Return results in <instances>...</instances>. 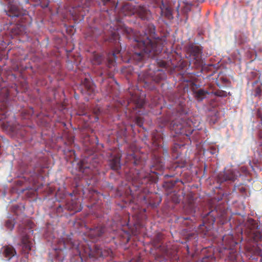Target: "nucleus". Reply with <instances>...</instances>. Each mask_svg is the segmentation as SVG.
I'll return each instance as SVG.
<instances>
[{
	"label": "nucleus",
	"instance_id": "e433bc0d",
	"mask_svg": "<svg viewBox=\"0 0 262 262\" xmlns=\"http://www.w3.org/2000/svg\"><path fill=\"white\" fill-rule=\"evenodd\" d=\"M117 38H118V34H117V33L116 32H114L112 33V36L110 39L111 41H116Z\"/></svg>",
	"mask_w": 262,
	"mask_h": 262
},
{
	"label": "nucleus",
	"instance_id": "20e7f679",
	"mask_svg": "<svg viewBox=\"0 0 262 262\" xmlns=\"http://www.w3.org/2000/svg\"><path fill=\"white\" fill-rule=\"evenodd\" d=\"M186 123L181 118H176L171 121L170 129L176 134H183L189 137L193 132L190 127L186 126Z\"/></svg>",
	"mask_w": 262,
	"mask_h": 262
},
{
	"label": "nucleus",
	"instance_id": "b1692460",
	"mask_svg": "<svg viewBox=\"0 0 262 262\" xmlns=\"http://www.w3.org/2000/svg\"><path fill=\"white\" fill-rule=\"evenodd\" d=\"M93 71L98 76L102 77V79H101L102 81L103 80V78L102 77V76L103 75H107L109 77H111V74L110 73V72H108L107 71V69H104L100 68V69H97L95 68L93 69Z\"/></svg>",
	"mask_w": 262,
	"mask_h": 262
},
{
	"label": "nucleus",
	"instance_id": "0eeeda50",
	"mask_svg": "<svg viewBox=\"0 0 262 262\" xmlns=\"http://www.w3.org/2000/svg\"><path fill=\"white\" fill-rule=\"evenodd\" d=\"M184 201L183 209L187 214H193L195 212L196 205L194 194L192 192H189L183 195Z\"/></svg>",
	"mask_w": 262,
	"mask_h": 262
},
{
	"label": "nucleus",
	"instance_id": "dca6fc26",
	"mask_svg": "<svg viewBox=\"0 0 262 262\" xmlns=\"http://www.w3.org/2000/svg\"><path fill=\"white\" fill-rule=\"evenodd\" d=\"M135 12L134 6L129 3L124 4L121 10V12L125 16L132 15Z\"/></svg>",
	"mask_w": 262,
	"mask_h": 262
},
{
	"label": "nucleus",
	"instance_id": "ea45409f",
	"mask_svg": "<svg viewBox=\"0 0 262 262\" xmlns=\"http://www.w3.org/2000/svg\"><path fill=\"white\" fill-rule=\"evenodd\" d=\"M100 113V109L99 108H95L94 110V113L96 115V118L98 119V115Z\"/></svg>",
	"mask_w": 262,
	"mask_h": 262
},
{
	"label": "nucleus",
	"instance_id": "f704fd0d",
	"mask_svg": "<svg viewBox=\"0 0 262 262\" xmlns=\"http://www.w3.org/2000/svg\"><path fill=\"white\" fill-rule=\"evenodd\" d=\"M135 122L137 125L141 127L143 124V119L141 117H137L135 119Z\"/></svg>",
	"mask_w": 262,
	"mask_h": 262
},
{
	"label": "nucleus",
	"instance_id": "79ce46f5",
	"mask_svg": "<svg viewBox=\"0 0 262 262\" xmlns=\"http://www.w3.org/2000/svg\"><path fill=\"white\" fill-rule=\"evenodd\" d=\"M62 211V208L61 207V206L60 205L59 206V207L57 208V212H60L61 211Z\"/></svg>",
	"mask_w": 262,
	"mask_h": 262
},
{
	"label": "nucleus",
	"instance_id": "8fccbe9b",
	"mask_svg": "<svg viewBox=\"0 0 262 262\" xmlns=\"http://www.w3.org/2000/svg\"><path fill=\"white\" fill-rule=\"evenodd\" d=\"M259 137H260V138H262V133H261V132H260V133H259Z\"/></svg>",
	"mask_w": 262,
	"mask_h": 262
},
{
	"label": "nucleus",
	"instance_id": "09e8293b",
	"mask_svg": "<svg viewBox=\"0 0 262 262\" xmlns=\"http://www.w3.org/2000/svg\"><path fill=\"white\" fill-rule=\"evenodd\" d=\"M143 102H141L139 104V105H140V106H141H141H143Z\"/></svg>",
	"mask_w": 262,
	"mask_h": 262
},
{
	"label": "nucleus",
	"instance_id": "2eb2a0df",
	"mask_svg": "<svg viewBox=\"0 0 262 262\" xmlns=\"http://www.w3.org/2000/svg\"><path fill=\"white\" fill-rule=\"evenodd\" d=\"M21 243L23 252L25 253H28L31 250L32 243L29 239L27 235L22 236Z\"/></svg>",
	"mask_w": 262,
	"mask_h": 262
},
{
	"label": "nucleus",
	"instance_id": "393cba45",
	"mask_svg": "<svg viewBox=\"0 0 262 262\" xmlns=\"http://www.w3.org/2000/svg\"><path fill=\"white\" fill-rule=\"evenodd\" d=\"M161 15L165 16L167 19H171L173 18L171 10L169 7H161Z\"/></svg>",
	"mask_w": 262,
	"mask_h": 262
},
{
	"label": "nucleus",
	"instance_id": "c756f323",
	"mask_svg": "<svg viewBox=\"0 0 262 262\" xmlns=\"http://www.w3.org/2000/svg\"><path fill=\"white\" fill-rule=\"evenodd\" d=\"M156 165L154 166V167H156L157 169H162L164 167V164L163 162L162 158L161 157H158L156 159Z\"/></svg>",
	"mask_w": 262,
	"mask_h": 262
},
{
	"label": "nucleus",
	"instance_id": "72a5a7b5",
	"mask_svg": "<svg viewBox=\"0 0 262 262\" xmlns=\"http://www.w3.org/2000/svg\"><path fill=\"white\" fill-rule=\"evenodd\" d=\"M253 238L255 241H258L261 238V234L257 231L253 232Z\"/></svg>",
	"mask_w": 262,
	"mask_h": 262
},
{
	"label": "nucleus",
	"instance_id": "1a4fd4ad",
	"mask_svg": "<svg viewBox=\"0 0 262 262\" xmlns=\"http://www.w3.org/2000/svg\"><path fill=\"white\" fill-rule=\"evenodd\" d=\"M105 231V227L101 225H99L90 229L88 231V235L90 238L94 242L97 241L99 237H101Z\"/></svg>",
	"mask_w": 262,
	"mask_h": 262
},
{
	"label": "nucleus",
	"instance_id": "58836bf2",
	"mask_svg": "<svg viewBox=\"0 0 262 262\" xmlns=\"http://www.w3.org/2000/svg\"><path fill=\"white\" fill-rule=\"evenodd\" d=\"M185 166V163L182 162V163H178L174 165V167L176 168L178 167L182 168L184 167Z\"/></svg>",
	"mask_w": 262,
	"mask_h": 262
},
{
	"label": "nucleus",
	"instance_id": "473e14b6",
	"mask_svg": "<svg viewBox=\"0 0 262 262\" xmlns=\"http://www.w3.org/2000/svg\"><path fill=\"white\" fill-rule=\"evenodd\" d=\"M262 92V85L257 86L254 90V96L257 97H260L261 96Z\"/></svg>",
	"mask_w": 262,
	"mask_h": 262
},
{
	"label": "nucleus",
	"instance_id": "4d7b16f0",
	"mask_svg": "<svg viewBox=\"0 0 262 262\" xmlns=\"http://www.w3.org/2000/svg\"><path fill=\"white\" fill-rule=\"evenodd\" d=\"M187 251H188V250H189V247L187 246Z\"/></svg>",
	"mask_w": 262,
	"mask_h": 262
},
{
	"label": "nucleus",
	"instance_id": "5fc2aeb1",
	"mask_svg": "<svg viewBox=\"0 0 262 262\" xmlns=\"http://www.w3.org/2000/svg\"><path fill=\"white\" fill-rule=\"evenodd\" d=\"M224 241H225V237H223V241L224 242Z\"/></svg>",
	"mask_w": 262,
	"mask_h": 262
},
{
	"label": "nucleus",
	"instance_id": "bf43d9fd",
	"mask_svg": "<svg viewBox=\"0 0 262 262\" xmlns=\"http://www.w3.org/2000/svg\"><path fill=\"white\" fill-rule=\"evenodd\" d=\"M28 0H26V3H28Z\"/></svg>",
	"mask_w": 262,
	"mask_h": 262
},
{
	"label": "nucleus",
	"instance_id": "7c9ffc66",
	"mask_svg": "<svg viewBox=\"0 0 262 262\" xmlns=\"http://www.w3.org/2000/svg\"><path fill=\"white\" fill-rule=\"evenodd\" d=\"M217 114V113H213L212 115L208 117V119L210 124H214L217 122L218 119Z\"/></svg>",
	"mask_w": 262,
	"mask_h": 262
},
{
	"label": "nucleus",
	"instance_id": "412c9836",
	"mask_svg": "<svg viewBox=\"0 0 262 262\" xmlns=\"http://www.w3.org/2000/svg\"><path fill=\"white\" fill-rule=\"evenodd\" d=\"M166 75L165 73L161 69H158L155 73L154 76H152V80L158 83L161 80L165 79Z\"/></svg>",
	"mask_w": 262,
	"mask_h": 262
},
{
	"label": "nucleus",
	"instance_id": "864d4df0",
	"mask_svg": "<svg viewBox=\"0 0 262 262\" xmlns=\"http://www.w3.org/2000/svg\"><path fill=\"white\" fill-rule=\"evenodd\" d=\"M188 219H189V218H188V217H185V218H184V220H188Z\"/></svg>",
	"mask_w": 262,
	"mask_h": 262
},
{
	"label": "nucleus",
	"instance_id": "6ab92c4d",
	"mask_svg": "<svg viewBox=\"0 0 262 262\" xmlns=\"http://www.w3.org/2000/svg\"><path fill=\"white\" fill-rule=\"evenodd\" d=\"M163 140V134L157 130L152 133V141L153 144L156 147L160 146L161 141Z\"/></svg>",
	"mask_w": 262,
	"mask_h": 262
},
{
	"label": "nucleus",
	"instance_id": "423d86ee",
	"mask_svg": "<svg viewBox=\"0 0 262 262\" xmlns=\"http://www.w3.org/2000/svg\"><path fill=\"white\" fill-rule=\"evenodd\" d=\"M58 244L59 247L57 248L53 249L49 252L51 262H62L64 258L63 250L67 248L66 244L64 241L61 240L59 241Z\"/></svg>",
	"mask_w": 262,
	"mask_h": 262
},
{
	"label": "nucleus",
	"instance_id": "39448f33",
	"mask_svg": "<svg viewBox=\"0 0 262 262\" xmlns=\"http://www.w3.org/2000/svg\"><path fill=\"white\" fill-rule=\"evenodd\" d=\"M202 49L201 47L191 44L187 48V53L191 59L190 64H193L196 68L202 66L203 60L202 59Z\"/></svg>",
	"mask_w": 262,
	"mask_h": 262
},
{
	"label": "nucleus",
	"instance_id": "4468645a",
	"mask_svg": "<svg viewBox=\"0 0 262 262\" xmlns=\"http://www.w3.org/2000/svg\"><path fill=\"white\" fill-rule=\"evenodd\" d=\"M121 156L115 155L109 160V165L111 168L114 170H118L121 168Z\"/></svg>",
	"mask_w": 262,
	"mask_h": 262
},
{
	"label": "nucleus",
	"instance_id": "6e6552de",
	"mask_svg": "<svg viewBox=\"0 0 262 262\" xmlns=\"http://www.w3.org/2000/svg\"><path fill=\"white\" fill-rule=\"evenodd\" d=\"M238 175V172L235 169L232 168L226 169L223 172H220L217 176L218 182L222 183L223 182L232 183L234 182Z\"/></svg>",
	"mask_w": 262,
	"mask_h": 262
},
{
	"label": "nucleus",
	"instance_id": "37998d69",
	"mask_svg": "<svg viewBox=\"0 0 262 262\" xmlns=\"http://www.w3.org/2000/svg\"><path fill=\"white\" fill-rule=\"evenodd\" d=\"M236 259V256L235 254H233L231 255V260L234 261Z\"/></svg>",
	"mask_w": 262,
	"mask_h": 262
},
{
	"label": "nucleus",
	"instance_id": "7ed1b4c3",
	"mask_svg": "<svg viewBox=\"0 0 262 262\" xmlns=\"http://www.w3.org/2000/svg\"><path fill=\"white\" fill-rule=\"evenodd\" d=\"M226 210L217 206L206 214H202L203 224L200 225L199 229L204 233L210 230L214 224L216 217L224 218Z\"/></svg>",
	"mask_w": 262,
	"mask_h": 262
},
{
	"label": "nucleus",
	"instance_id": "a211bd4d",
	"mask_svg": "<svg viewBox=\"0 0 262 262\" xmlns=\"http://www.w3.org/2000/svg\"><path fill=\"white\" fill-rule=\"evenodd\" d=\"M3 249V254L6 258H8V260H10L16 254L15 249L11 246H4Z\"/></svg>",
	"mask_w": 262,
	"mask_h": 262
},
{
	"label": "nucleus",
	"instance_id": "5701e85b",
	"mask_svg": "<svg viewBox=\"0 0 262 262\" xmlns=\"http://www.w3.org/2000/svg\"><path fill=\"white\" fill-rule=\"evenodd\" d=\"M137 176L135 177L134 179L138 182L139 184H143L146 179H148L150 177V173H146L143 174L142 171L137 173Z\"/></svg>",
	"mask_w": 262,
	"mask_h": 262
},
{
	"label": "nucleus",
	"instance_id": "3c124183",
	"mask_svg": "<svg viewBox=\"0 0 262 262\" xmlns=\"http://www.w3.org/2000/svg\"><path fill=\"white\" fill-rule=\"evenodd\" d=\"M171 119H172V118H169V119H167L166 121L168 122L169 121L171 120Z\"/></svg>",
	"mask_w": 262,
	"mask_h": 262
},
{
	"label": "nucleus",
	"instance_id": "9b49d317",
	"mask_svg": "<svg viewBox=\"0 0 262 262\" xmlns=\"http://www.w3.org/2000/svg\"><path fill=\"white\" fill-rule=\"evenodd\" d=\"M81 91L83 95H88L90 97L93 96L94 88L92 83L87 78H85L83 82Z\"/></svg>",
	"mask_w": 262,
	"mask_h": 262
},
{
	"label": "nucleus",
	"instance_id": "4c0bfd02",
	"mask_svg": "<svg viewBox=\"0 0 262 262\" xmlns=\"http://www.w3.org/2000/svg\"><path fill=\"white\" fill-rule=\"evenodd\" d=\"M10 113H11V112H10L8 110H6L4 112L2 111V113H1V115L2 116H3V117H2V119L6 118L7 117V116H9L10 115Z\"/></svg>",
	"mask_w": 262,
	"mask_h": 262
},
{
	"label": "nucleus",
	"instance_id": "a878e982",
	"mask_svg": "<svg viewBox=\"0 0 262 262\" xmlns=\"http://www.w3.org/2000/svg\"><path fill=\"white\" fill-rule=\"evenodd\" d=\"M119 53V51H116V52L113 53L111 55V56L113 57V58H112L110 56L108 57V63L106 66V67L107 69L111 68L112 67L115 66V60L117 58L116 54H118Z\"/></svg>",
	"mask_w": 262,
	"mask_h": 262
},
{
	"label": "nucleus",
	"instance_id": "a19ab883",
	"mask_svg": "<svg viewBox=\"0 0 262 262\" xmlns=\"http://www.w3.org/2000/svg\"><path fill=\"white\" fill-rule=\"evenodd\" d=\"M257 116L260 119L262 118V110L260 109H258L257 111Z\"/></svg>",
	"mask_w": 262,
	"mask_h": 262
},
{
	"label": "nucleus",
	"instance_id": "ddd939ff",
	"mask_svg": "<svg viewBox=\"0 0 262 262\" xmlns=\"http://www.w3.org/2000/svg\"><path fill=\"white\" fill-rule=\"evenodd\" d=\"M94 252L95 256L99 257H106L112 253L111 250L110 249H103L98 245L95 246Z\"/></svg>",
	"mask_w": 262,
	"mask_h": 262
},
{
	"label": "nucleus",
	"instance_id": "f257e3e1",
	"mask_svg": "<svg viewBox=\"0 0 262 262\" xmlns=\"http://www.w3.org/2000/svg\"><path fill=\"white\" fill-rule=\"evenodd\" d=\"M120 29L126 35V37L135 42L132 58L137 63L147 58H152L161 52L164 41L162 38L155 37V27L153 24H148L143 34L136 32L124 25Z\"/></svg>",
	"mask_w": 262,
	"mask_h": 262
},
{
	"label": "nucleus",
	"instance_id": "4be33fe9",
	"mask_svg": "<svg viewBox=\"0 0 262 262\" xmlns=\"http://www.w3.org/2000/svg\"><path fill=\"white\" fill-rule=\"evenodd\" d=\"M104 60V57L97 53H94L92 55V57L91 59V61L93 65H99Z\"/></svg>",
	"mask_w": 262,
	"mask_h": 262
},
{
	"label": "nucleus",
	"instance_id": "bb28decb",
	"mask_svg": "<svg viewBox=\"0 0 262 262\" xmlns=\"http://www.w3.org/2000/svg\"><path fill=\"white\" fill-rule=\"evenodd\" d=\"M163 257L165 259H176L177 258L175 253L168 250L165 251L163 253Z\"/></svg>",
	"mask_w": 262,
	"mask_h": 262
},
{
	"label": "nucleus",
	"instance_id": "2f4dec72",
	"mask_svg": "<svg viewBox=\"0 0 262 262\" xmlns=\"http://www.w3.org/2000/svg\"><path fill=\"white\" fill-rule=\"evenodd\" d=\"M171 198L172 201L175 203H179L182 200L181 196L176 193H171Z\"/></svg>",
	"mask_w": 262,
	"mask_h": 262
},
{
	"label": "nucleus",
	"instance_id": "c9c22d12",
	"mask_svg": "<svg viewBox=\"0 0 262 262\" xmlns=\"http://www.w3.org/2000/svg\"><path fill=\"white\" fill-rule=\"evenodd\" d=\"M14 223L12 221L8 220L6 222V227L10 229V230H12L14 227Z\"/></svg>",
	"mask_w": 262,
	"mask_h": 262
},
{
	"label": "nucleus",
	"instance_id": "aec40b11",
	"mask_svg": "<svg viewBox=\"0 0 262 262\" xmlns=\"http://www.w3.org/2000/svg\"><path fill=\"white\" fill-rule=\"evenodd\" d=\"M138 13L142 19L149 20L151 18L150 12L143 7H140L138 10Z\"/></svg>",
	"mask_w": 262,
	"mask_h": 262
},
{
	"label": "nucleus",
	"instance_id": "c03bdc74",
	"mask_svg": "<svg viewBox=\"0 0 262 262\" xmlns=\"http://www.w3.org/2000/svg\"><path fill=\"white\" fill-rule=\"evenodd\" d=\"M166 65V63L164 61H162L160 62V66L162 67H165Z\"/></svg>",
	"mask_w": 262,
	"mask_h": 262
},
{
	"label": "nucleus",
	"instance_id": "f3484780",
	"mask_svg": "<svg viewBox=\"0 0 262 262\" xmlns=\"http://www.w3.org/2000/svg\"><path fill=\"white\" fill-rule=\"evenodd\" d=\"M79 170L85 174H89L92 172V167L95 166H90L86 163L85 160H81L78 164Z\"/></svg>",
	"mask_w": 262,
	"mask_h": 262
},
{
	"label": "nucleus",
	"instance_id": "f8f14e48",
	"mask_svg": "<svg viewBox=\"0 0 262 262\" xmlns=\"http://www.w3.org/2000/svg\"><path fill=\"white\" fill-rule=\"evenodd\" d=\"M66 207L68 210L73 211L74 213L79 212L82 210L81 204L77 199L68 201Z\"/></svg>",
	"mask_w": 262,
	"mask_h": 262
},
{
	"label": "nucleus",
	"instance_id": "603ef678",
	"mask_svg": "<svg viewBox=\"0 0 262 262\" xmlns=\"http://www.w3.org/2000/svg\"><path fill=\"white\" fill-rule=\"evenodd\" d=\"M257 82H258V81L256 80V81H255L253 83V84H256V83H257Z\"/></svg>",
	"mask_w": 262,
	"mask_h": 262
},
{
	"label": "nucleus",
	"instance_id": "a18cd8bd",
	"mask_svg": "<svg viewBox=\"0 0 262 262\" xmlns=\"http://www.w3.org/2000/svg\"><path fill=\"white\" fill-rule=\"evenodd\" d=\"M190 7L189 6H187L186 7V11L187 12L188 11H190Z\"/></svg>",
	"mask_w": 262,
	"mask_h": 262
},
{
	"label": "nucleus",
	"instance_id": "f03ea898",
	"mask_svg": "<svg viewBox=\"0 0 262 262\" xmlns=\"http://www.w3.org/2000/svg\"><path fill=\"white\" fill-rule=\"evenodd\" d=\"M8 2L9 10L5 12L6 14L12 18L16 17L17 21L20 24L14 26L11 28L12 33L15 35H19L24 29L26 24H31V17L27 10L20 8L15 0H7Z\"/></svg>",
	"mask_w": 262,
	"mask_h": 262
},
{
	"label": "nucleus",
	"instance_id": "c85d7f7f",
	"mask_svg": "<svg viewBox=\"0 0 262 262\" xmlns=\"http://www.w3.org/2000/svg\"><path fill=\"white\" fill-rule=\"evenodd\" d=\"M98 30L96 28H91L88 30L86 37H90L92 38L96 37L98 33H97Z\"/></svg>",
	"mask_w": 262,
	"mask_h": 262
},
{
	"label": "nucleus",
	"instance_id": "cd10ccee",
	"mask_svg": "<svg viewBox=\"0 0 262 262\" xmlns=\"http://www.w3.org/2000/svg\"><path fill=\"white\" fill-rule=\"evenodd\" d=\"M208 94L207 91L200 89L196 92L195 97L198 101H202Z\"/></svg>",
	"mask_w": 262,
	"mask_h": 262
},
{
	"label": "nucleus",
	"instance_id": "de8ad7c7",
	"mask_svg": "<svg viewBox=\"0 0 262 262\" xmlns=\"http://www.w3.org/2000/svg\"><path fill=\"white\" fill-rule=\"evenodd\" d=\"M9 93L8 92H6V97L7 98L9 96Z\"/></svg>",
	"mask_w": 262,
	"mask_h": 262
},
{
	"label": "nucleus",
	"instance_id": "9d476101",
	"mask_svg": "<svg viewBox=\"0 0 262 262\" xmlns=\"http://www.w3.org/2000/svg\"><path fill=\"white\" fill-rule=\"evenodd\" d=\"M70 12L74 18L81 20L88 12V9L85 7L78 5L77 7H73Z\"/></svg>",
	"mask_w": 262,
	"mask_h": 262
},
{
	"label": "nucleus",
	"instance_id": "6e6d98bb",
	"mask_svg": "<svg viewBox=\"0 0 262 262\" xmlns=\"http://www.w3.org/2000/svg\"><path fill=\"white\" fill-rule=\"evenodd\" d=\"M131 156H133V158H134V156L133 154H132Z\"/></svg>",
	"mask_w": 262,
	"mask_h": 262
},
{
	"label": "nucleus",
	"instance_id": "13d9d810",
	"mask_svg": "<svg viewBox=\"0 0 262 262\" xmlns=\"http://www.w3.org/2000/svg\"><path fill=\"white\" fill-rule=\"evenodd\" d=\"M218 95H219V96H223V95H221V94H218Z\"/></svg>",
	"mask_w": 262,
	"mask_h": 262
},
{
	"label": "nucleus",
	"instance_id": "052dcab7",
	"mask_svg": "<svg viewBox=\"0 0 262 262\" xmlns=\"http://www.w3.org/2000/svg\"><path fill=\"white\" fill-rule=\"evenodd\" d=\"M261 120L262 121V118L261 119Z\"/></svg>",
	"mask_w": 262,
	"mask_h": 262
},
{
	"label": "nucleus",
	"instance_id": "49530a36",
	"mask_svg": "<svg viewBox=\"0 0 262 262\" xmlns=\"http://www.w3.org/2000/svg\"><path fill=\"white\" fill-rule=\"evenodd\" d=\"M91 193H96V194L98 193L97 191L96 190H94L91 192Z\"/></svg>",
	"mask_w": 262,
	"mask_h": 262
}]
</instances>
